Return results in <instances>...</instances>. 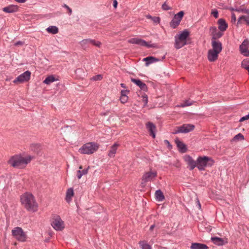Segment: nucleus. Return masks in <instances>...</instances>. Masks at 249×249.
<instances>
[{
    "label": "nucleus",
    "instance_id": "09e8293b",
    "mask_svg": "<svg viewBox=\"0 0 249 249\" xmlns=\"http://www.w3.org/2000/svg\"><path fill=\"white\" fill-rule=\"evenodd\" d=\"M23 43L22 41H18L15 43V46H18V45H23Z\"/></svg>",
    "mask_w": 249,
    "mask_h": 249
},
{
    "label": "nucleus",
    "instance_id": "0eeeda50",
    "mask_svg": "<svg viewBox=\"0 0 249 249\" xmlns=\"http://www.w3.org/2000/svg\"><path fill=\"white\" fill-rule=\"evenodd\" d=\"M195 126L193 124H183L181 126L177 127V129L175 130V131L173 132L174 134L178 133H187L192 131L194 130Z\"/></svg>",
    "mask_w": 249,
    "mask_h": 249
},
{
    "label": "nucleus",
    "instance_id": "f704fd0d",
    "mask_svg": "<svg viewBox=\"0 0 249 249\" xmlns=\"http://www.w3.org/2000/svg\"><path fill=\"white\" fill-rule=\"evenodd\" d=\"M139 245L142 249H152L151 246L144 241H140Z\"/></svg>",
    "mask_w": 249,
    "mask_h": 249
},
{
    "label": "nucleus",
    "instance_id": "cd10ccee",
    "mask_svg": "<svg viewBox=\"0 0 249 249\" xmlns=\"http://www.w3.org/2000/svg\"><path fill=\"white\" fill-rule=\"evenodd\" d=\"M211 240L215 245L217 246H222L227 243V242H224L222 238L217 237H213L211 238Z\"/></svg>",
    "mask_w": 249,
    "mask_h": 249
},
{
    "label": "nucleus",
    "instance_id": "bb28decb",
    "mask_svg": "<svg viewBox=\"0 0 249 249\" xmlns=\"http://www.w3.org/2000/svg\"><path fill=\"white\" fill-rule=\"evenodd\" d=\"M191 249H208V247L204 244L199 243H193L190 247Z\"/></svg>",
    "mask_w": 249,
    "mask_h": 249
},
{
    "label": "nucleus",
    "instance_id": "49530a36",
    "mask_svg": "<svg viewBox=\"0 0 249 249\" xmlns=\"http://www.w3.org/2000/svg\"><path fill=\"white\" fill-rule=\"evenodd\" d=\"M164 142L167 145V147H168V148L169 149H171L172 148V145L170 144V142L168 140H165L164 141Z\"/></svg>",
    "mask_w": 249,
    "mask_h": 249
},
{
    "label": "nucleus",
    "instance_id": "412c9836",
    "mask_svg": "<svg viewBox=\"0 0 249 249\" xmlns=\"http://www.w3.org/2000/svg\"><path fill=\"white\" fill-rule=\"evenodd\" d=\"M131 80L133 83L136 84L138 86H139L141 89L144 91L147 90V87L145 83H143L141 80L131 78Z\"/></svg>",
    "mask_w": 249,
    "mask_h": 249
},
{
    "label": "nucleus",
    "instance_id": "79ce46f5",
    "mask_svg": "<svg viewBox=\"0 0 249 249\" xmlns=\"http://www.w3.org/2000/svg\"><path fill=\"white\" fill-rule=\"evenodd\" d=\"M63 7L66 8L67 10L68 11V14L69 15H71L72 13V10L71 8H70L67 4H64L63 5Z\"/></svg>",
    "mask_w": 249,
    "mask_h": 249
},
{
    "label": "nucleus",
    "instance_id": "9b49d317",
    "mask_svg": "<svg viewBox=\"0 0 249 249\" xmlns=\"http://www.w3.org/2000/svg\"><path fill=\"white\" fill-rule=\"evenodd\" d=\"M183 15L184 12L182 11H181L178 14L175 15L172 20L170 22V26L173 29L176 28L179 24Z\"/></svg>",
    "mask_w": 249,
    "mask_h": 249
},
{
    "label": "nucleus",
    "instance_id": "72a5a7b5",
    "mask_svg": "<svg viewBox=\"0 0 249 249\" xmlns=\"http://www.w3.org/2000/svg\"><path fill=\"white\" fill-rule=\"evenodd\" d=\"M241 66L248 71L249 74V59H246L243 60L241 63Z\"/></svg>",
    "mask_w": 249,
    "mask_h": 249
},
{
    "label": "nucleus",
    "instance_id": "c9c22d12",
    "mask_svg": "<svg viewBox=\"0 0 249 249\" xmlns=\"http://www.w3.org/2000/svg\"><path fill=\"white\" fill-rule=\"evenodd\" d=\"M194 103V102L192 101L186 100L180 105V107H184L187 106H191Z\"/></svg>",
    "mask_w": 249,
    "mask_h": 249
},
{
    "label": "nucleus",
    "instance_id": "864d4df0",
    "mask_svg": "<svg viewBox=\"0 0 249 249\" xmlns=\"http://www.w3.org/2000/svg\"><path fill=\"white\" fill-rule=\"evenodd\" d=\"M146 18H148V19H152V18H153V17L151 16V15H148L146 16Z\"/></svg>",
    "mask_w": 249,
    "mask_h": 249
},
{
    "label": "nucleus",
    "instance_id": "a19ab883",
    "mask_svg": "<svg viewBox=\"0 0 249 249\" xmlns=\"http://www.w3.org/2000/svg\"><path fill=\"white\" fill-rule=\"evenodd\" d=\"M154 23L158 24L160 22V18L158 17H153L151 19Z\"/></svg>",
    "mask_w": 249,
    "mask_h": 249
},
{
    "label": "nucleus",
    "instance_id": "2f4dec72",
    "mask_svg": "<svg viewBox=\"0 0 249 249\" xmlns=\"http://www.w3.org/2000/svg\"><path fill=\"white\" fill-rule=\"evenodd\" d=\"M89 167L88 166L87 168L82 170H78L77 171V177L78 179H80L81 178L82 176L86 175L88 173L89 169Z\"/></svg>",
    "mask_w": 249,
    "mask_h": 249
},
{
    "label": "nucleus",
    "instance_id": "3c124183",
    "mask_svg": "<svg viewBox=\"0 0 249 249\" xmlns=\"http://www.w3.org/2000/svg\"><path fill=\"white\" fill-rule=\"evenodd\" d=\"M143 101L145 102V104L147 103L148 98L146 95L143 96Z\"/></svg>",
    "mask_w": 249,
    "mask_h": 249
},
{
    "label": "nucleus",
    "instance_id": "bf43d9fd",
    "mask_svg": "<svg viewBox=\"0 0 249 249\" xmlns=\"http://www.w3.org/2000/svg\"><path fill=\"white\" fill-rule=\"evenodd\" d=\"M79 168V169H82V166H80Z\"/></svg>",
    "mask_w": 249,
    "mask_h": 249
},
{
    "label": "nucleus",
    "instance_id": "58836bf2",
    "mask_svg": "<svg viewBox=\"0 0 249 249\" xmlns=\"http://www.w3.org/2000/svg\"><path fill=\"white\" fill-rule=\"evenodd\" d=\"M128 97L127 96H124L120 97V100L122 103L124 104L126 103L128 101Z\"/></svg>",
    "mask_w": 249,
    "mask_h": 249
},
{
    "label": "nucleus",
    "instance_id": "aec40b11",
    "mask_svg": "<svg viewBox=\"0 0 249 249\" xmlns=\"http://www.w3.org/2000/svg\"><path fill=\"white\" fill-rule=\"evenodd\" d=\"M146 128L149 131L150 135L154 138L155 137V125L151 122H148L146 124Z\"/></svg>",
    "mask_w": 249,
    "mask_h": 249
},
{
    "label": "nucleus",
    "instance_id": "f8f14e48",
    "mask_svg": "<svg viewBox=\"0 0 249 249\" xmlns=\"http://www.w3.org/2000/svg\"><path fill=\"white\" fill-rule=\"evenodd\" d=\"M31 72L27 71L18 76L13 81L14 83H23L29 81L31 77Z\"/></svg>",
    "mask_w": 249,
    "mask_h": 249
},
{
    "label": "nucleus",
    "instance_id": "f03ea898",
    "mask_svg": "<svg viewBox=\"0 0 249 249\" xmlns=\"http://www.w3.org/2000/svg\"><path fill=\"white\" fill-rule=\"evenodd\" d=\"M31 157H23L20 155H15L11 157L8 162L12 166L17 168H24L30 162Z\"/></svg>",
    "mask_w": 249,
    "mask_h": 249
},
{
    "label": "nucleus",
    "instance_id": "a18cd8bd",
    "mask_svg": "<svg viewBox=\"0 0 249 249\" xmlns=\"http://www.w3.org/2000/svg\"><path fill=\"white\" fill-rule=\"evenodd\" d=\"M236 21V16H235V14L233 13H232L231 14V22L232 23H235Z\"/></svg>",
    "mask_w": 249,
    "mask_h": 249
},
{
    "label": "nucleus",
    "instance_id": "de8ad7c7",
    "mask_svg": "<svg viewBox=\"0 0 249 249\" xmlns=\"http://www.w3.org/2000/svg\"><path fill=\"white\" fill-rule=\"evenodd\" d=\"M249 119V116L247 115L241 118V119H240V122H243V121L248 120Z\"/></svg>",
    "mask_w": 249,
    "mask_h": 249
},
{
    "label": "nucleus",
    "instance_id": "052dcab7",
    "mask_svg": "<svg viewBox=\"0 0 249 249\" xmlns=\"http://www.w3.org/2000/svg\"><path fill=\"white\" fill-rule=\"evenodd\" d=\"M236 11H238V12H239V11H240V10H238V9H236Z\"/></svg>",
    "mask_w": 249,
    "mask_h": 249
},
{
    "label": "nucleus",
    "instance_id": "4be33fe9",
    "mask_svg": "<svg viewBox=\"0 0 249 249\" xmlns=\"http://www.w3.org/2000/svg\"><path fill=\"white\" fill-rule=\"evenodd\" d=\"M218 25V29L221 32L225 31L228 28V24L226 23L225 19L220 18L217 21Z\"/></svg>",
    "mask_w": 249,
    "mask_h": 249
},
{
    "label": "nucleus",
    "instance_id": "9d476101",
    "mask_svg": "<svg viewBox=\"0 0 249 249\" xmlns=\"http://www.w3.org/2000/svg\"><path fill=\"white\" fill-rule=\"evenodd\" d=\"M211 158L208 157H199L197 159V167L199 170H204L205 168L209 165L208 162L210 161Z\"/></svg>",
    "mask_w": 249,
    "mask_h": 249
},
{
    "label": "nucleus",
    "instance_id": "a211bd4d",
    "mask_svg": "<svg viewBox=\"0 0 249 249\" xmlns=\"http://www.w3.org/2000/svg\"><path fill=\"white\" fill-rule=\"evenodd\" d=\"M212 49L211 50L220 53L222 50V43L218 40H212Z\"/></svg>",
    "mask_w": 249,
    "mask_h": 249
},
{
    "label": "nucleus",
    "instance_id": "dca6fc26",
    "mask_svg": "<svg viewBox=\"0 0 249 249\" xmlns=\"http://www.w3.org/2000/svg\"><path fill=\"white\" fill-rule=\"evenodd\" d=\"M184 160L188 164L190 170H192L197 167V161H195L191 156L186 155L184 157Z\"/></svg>",
    "mask_w": 249,
    "mask_h": 249
},
{
    "label": "nucleus",
    "instance_id": "7ed1b4c3",
    "mask_svg": "<svg viewBox=\"0 0 249 249\" xmlns=\"http://www.w3.org/2000/svg\"><path fill=\"white\" fill-rule=\"evenodd\" d=\"M189 33L187 30H184L178 35L175 36V47L179 49L187 44V38Z\"/></svg>",
    "mask_w": 249,
    "mask_h": 249
},
{
    "label": "nucleus",
    "instance_id": "13d9d810",
    "mask_svg": "<svg viewBox=\"0 0 249 249\" xmlns=\"http://www.w3.org/2000/svg\"><path fill=\"white\" fill-rule=\"evenodd\" d=\"M242 11H245V12L248 13L249 12V10H242Z\"/></svg>",
    "mask_w": 249,
    "mask_h": 249
},
{
    "label": "nucleus",
    "instance_id": "4d7b16f0",
    "mask_svg": "<svg viewBox=\"0 0 249 249\" xmlns=\"http://www.w3.org/2000/svg\"><path fill=\"white\" fill-rule=\"evenodd\" d=\"M197 202H198V205L199 206V208H201L200 203V202H199V201L198 200L197 201Z\"/></svg>",
    "mask_w": 249,
    "mask_h": 249
},
{
    "label": "nucleus",
    "instance_id": "f3484780",
    "mask_svg": "<svg viewBox=\"0 0 249 249\" xmlns=\"http://www.w3.org/2000/svg\"><path fill=\"white\" fill-rule=\"evenodd\" d=\"M165 55H164L161 59L156 58L153 56H148L143 59V61L145 62V65L148 66L151 63L161 61L165 59Z\"/></svg>",
    "mask_w": 249,
    "mask_h": 249
},
{
    "label": "nucleus",
    "instance_id": "5701e85b",
    "mask_svg": "<svg viewBox=\"0 0 249 249\" xmlns=\"http://www.w3.org/2000/svg\"><path fill=\"white\" fill-rule=\"evenodd\" d=\"M18 7L17 5H10L8 6L3 8L2 10L3 12L8 13H12L18 11Z\"/></svg>",
    "mask_w": 249,
    "mask_h": 249
},
{
    "label": "nucleus",
    "instance_id": "ea45409f",
    "mask_svg": "<svg viewBox=\"0 0 249 249\" xmlns=\"http://www.w3.org/2000/svg\"><path fill=\"white\" fill-rule=\"evenodd\" d=\"M211 14L215 18H217L218 17V12L217 9H212Z\"/></svg>",
    "mask_w": 249,
    "mask_h": 249
},
{
    "label": "nucleus",
    "instance_id": "b1692460",
    "mask_svg": "<svg viewBox=\"0 0 249 249\" xmlns=\"http://www.w3.org/2000/svg\"><path fill=\"white\" fill-rule=\"evenodd\" d=\"M176 143L178 150L180 153H184L186 152L187 148L186 145L184 143L178 140H176Z\"/></svg>",
    "mask_w": 249,
    "mask_h": 249
},
{
    "label": "nucleus",
    "instance_id": "c85d7f7f",
    "mask_svg": "<svg viewBox=\"0 0 249 249\" xmlns=\"http://www.w3.org/2000/svg\"><path fill=\"white\" fill-rule=\"evenodd\" d=\"M73 195L74 193L72 188H70L67 190L65 198L67 202H70L71 201V198L73 196Z\"/></svg>",
    "mask_w": 249,
    "mask_h": 249
},
{
    "label": "nucleus",
    "instance_id": "1a4fd4ad",
    "mask_svg": "<svg viewBox=\"0 0 249 249\" xmlns=\"http://www.w3.org/2000/svg\"><path fill=\"white\" fill-rule=\"evenodd\" d=\"M128 42L131 44H138L142 46H145L147 48H155L157 47L156 44H149L148 42L145 40L138 38H131L128 40Z\"/></svg>",
    "mask_w": 249,
    "mask_h": 249
},
{
    "label": "nucleus",
    "instance_id": "6e6d98bb",
    "mask_svg": "<svg viewBox=\"0 0 249 249\" xmlns=\"http://www.w3.org/2000/svg\"><path fill=\"white\" fill-rule=\"evenodd\" d=\"M120 85H121V86L122 88H126V86H125V85L124 84V83H121V84H120Z\"/></svg>",
    "mask_w": 249,
    "mask_h": 249
},
{
    "label": "nucleus",
    "instance_id": "7c9ffc66",
    "mask_svg": "<svg viewBox=\"0 0 249 249\" xmlns=\"http://www.w3.org/2000/svg\"><path fill=\"white\" fill-rule=\"evenodd\" d=\"M46 31L52 34H56L58 33V28L55 26H50L46 29Z\"/></svg>",
    "mask_w": 249,
    "mask_h": 249
},
{
    "label": "nucleus",
    "instance_id": "c03bdc74",
    "mask_svg": "<svg viewBox=\"0 0 249 249\" xmlns=\"http://www.w3.org/2000/svg\"><path fill=\"white\" fill-rule=\"evenodd\" d=\"M92 78L94 80H95V81L101 80L103 78V76L101 74H98V75H97L94 76Z\"/></svg>",
    "mask_w": 249,
    "mask_h": 249
},
{
    "label": "nucleus",
    "instance_id": "e433bc0d",
    "mask_svg": "<svg viewBox=\"0 0 249 249\" xmlns=\"http://www.w3.org/2000/svg\"><path fill=\"white\" fill-rule=\"evenodd\" d=\"M233 140L237 141L243 140H244V137L241 133H238L234 137Z\"/></svg>",
    "mask_w": 249,
    "mask_h": 249
},
{
    "label": "nucleus",
    "instance_id": "4c0bfd02",
    "mask_svg": "<svg viewBox=\"0 0 249 249\" xmlns=\"http://www.w3.org/2000/svg\"><path fill=\"white\" fill-rule=\"evenodd\" d=\"M161 8L163 10H171L172 8L170 6H169L166 3V1L161 6Z\"/></svg>",
    "mask_w": 249,
    "mask_h": 249
},
{
    "label": "nucleus",
    "instance_id": "6ab92c4d",
    "mask_svg": "<svg viewBox=\"0 0 249 249\" xmlns=\"http://www.w3.org/2000/svg\"><path fill=\"white\" fill-rule=\"evenodd\" d=\"M219 53L214 52L211 49L208 52V59L210 62H214L217 60Z\"/></svg>",
    "mask_w": 249,
    "mask_h": 249
},
{
    "label": "nucleus",
    "instance_id": "20e7f679",
    "mask_svg": "<svg viewBox=\"0 0 249 249\" xmlns=\"http://www.w3.org/2000/svg\"><path fill=\"white\" fill-rule=\"evenodd\" d=\"M99 145L95 142H88L84 144L79 149V152L83 154H91L96 151Z\"/></svg>",
    "mask_w": 249,
    "mask_h": 249
},
{
    "label": "nucleus",
    "instance_id": "423d86ee",
    "mask_svg": "<svg viewBox=\"0 0 249 249\" xmlns=\"http://www.w3.org/2000/svg\"><path fill=\"white\" fill-rule=\"evenodd\" d=\"M13 236L18 240L21 242L25 241L26 236L22 228L17 227L12 231Z\"/></svg>",
    "mask_w": 249,
    "mask_h": 249
},
{
    "label": "nucleus",
    "instance_id": "4468645a",
    "mask_svg": "<svg viewBox=\"0 0 249 249\" xmlns=\"http://www.w3.org/2000/svg\"><path fill=\"white\" fill-rule=\"evenodd\" d=\"M249 40L248 39H245L240 46V51L242 54L245 56H249Z\"/></svg>",
    "mask_w": 249,
    "mask_h": 249
},
{
    "label": "nucleus",
    "instance_id": "ddd939ff",
    "mask_svg": "<svg viewBox=\"0 0 249 249\" xmlns=\"http://www.w3.org/2000/svg\"><path fill=\"white\" fill-rule=\"evenodd\" d=\"M51 224L52 227L57 231H62L64 228V222L59 216L55 218Z\"/></svg>",
    "mask_w": 249,
    "mask_h": 249
},
{
    "label": "nucleus",
    "instance_id": "c756f323",
    "mask_svg": "<svg viewBox=\"0 0 249 249\" xmlns=\"http://www.w3.org/2000/svg\"><path fill=\"white\" fill-rule=\"evenodd\" d=\"M155 197L156 199L158 201H162L165 198L163 194L160 190H158L156 191Z\"/></svg>",
    "mask_w": 249,
    "mask_h": 249
},
{
    "label": "nucleus",
    "instance_id": "603ef678",
    "mask_svg": "<svg viewBox=\"0 0 249 249\" xmlns=\"http://www.w3.org/2000/svg\"><path fill=\"white\" fill-rule=\"evenodd\" d=\"M14 0L18 3H24L27 1V0Z\"/></svg>",
    "mask_w": 249,
    "mask_h": 249
},
{
    "label": "nucleus",
    "instance_id": "393cba45",
    "mask_svg": "<svg viewBox=\"0 0 249 249\" xmlns=\"http://www.w3.org/2000/svg\"><path fill=\"white\" fill-rule=\"evenodd\" d=\"M119 145V144L115 143L113 145L111 146L110 149L109 150L108 153V157L110 158H113L115 156Z\"/></svg>",
    "mask_w": 249,
    "mask_h": 249
},
{
    "label": "nucleus",
    "instance_id": "a878e982",
    "mask_svg": "<svg viewBox=\"0 0 249 249\" xmlns=\"http://www.w3.org/2000/svg\"><path fill=\"white\" fill-rule=\"evenodd\" d=\"M244 22L249 26V15L241 16L238 19L237 26L243 24Z\"/></svg>",
    "mask_w": 249,
    "mask_h": 249
},
{
    "label": "nucleus",
    "instance_id": "680f3d73",
    "mask_svg": "<svg viewBox=\"0 0 249 249\" xmlns=\"http://www.w3.org/2000/svg\"><path fill=\"white\" fill-rule=\"evenodd\" d=\"M148 43H149V44H150V43H151V41H150V42H148Z\"/></svg>",
    "mask_w": 249,
    "mask_h": 249
},
{
    "label": "nucleus",
    "instance_id": "f257e3e1",
    "mask_svg": "<svg viewBox=\"0 0 249 249\" xmlns=\"http://www.w3.org/2000/svg\"><path fill=\"white\" fill-rule=\"evenodd\" d=\"M22 206L28 212L35 213L37 211L38 205L33 195L26 192L20 196Z\"/></svg>",
    "mask_w": 249,
    "mask_h": 249
},
{
    "label": "nucleus",
    "instance_id": "473e14b6",
    "mask_svg": "<svg viewBox=\"0 0 249 249\" xmlns=\"http://www.w3.org/2000/svg\"><path fill=\"white\" fill-rule=\"evenodd\" d=\"M56 80L54 76L52 75L46 77L44 80L43 83L47 85H49Z\"/></svg>",
    "mask_w": 249,
    "mask_h": 249
},
{
    "label": "nucleus",
    "instance_id": "8fccbe9b",
    "mask_svg": "<svg viewBox=\"0 0 249 249\" xmlns=\"http://www.w3.org/2000/svg\"><path fill=\"white\" fill-rule=\"evenodd\" d=\"M117 1L116 0H113V7L116 8L117 6Z\"/></svg>",
    "mask_w": 249,
    "mask_h": 249
},
{
    "label": "nucleus",
    "instance_id": "39448f33",
    "mask_svg": "<svg viewBox=\"0 0 249 249\" xmlns=\"http://www.w3.org/2000/svg\"><path fill=\"white\" fill-rule=\"evenodd\" d=\"M157 176V172L156 171H149L143 174L142 178L141 184L143 186L149 181H152Z\"/></svg>",
    "mask_w": 249,
    "mask_h": 249
},
{
    "label": "nucleus",
    "instance_id": "5fc2aeb1",
    "mask_svg": "<svg viewBox=\"0 0 249 249\" xmlns=\"http://www.w3.org/2000/svg\"><path fill=\"white\" fill-rule=\"evenodd\" d=\"M155 227V225H152L150 227V230L152 231Z\"/></svg>",
    "mask_w": 249,
    "mask_h": 249
},
{
    "label": "nucleus",
    "instance_id": "37998d69",
    "mask_svg": "<svg viewBox=\"0 0 249 249\" xmlns=\"http://www.w3.org/2000/svg\"><path fill=\"white\" fill-rule=\"evenodd\" d=\"M129 92L128 90H122L121 91V96H127V94Z\"/></svg>",
    "mask_w": 249,
    "mask_h": 249
},
{
    "label": "nucleus",
    "instance_id": "2eb2a0df",
    "mask_svg": "<svg viewBox=\"0 0 249 249\" xmlns=\"http://www.w3.org/2000/svg\"><path fill=\"white\" fill-rule=\"evenodd\" d=\"M210 30L212 36V40H217V39L221 37L223 35L222 32L217 31L215 27H211Z\"/></svg>",
    "mask_w": 249,
    "mask_h": 249
},
{
    "label": "nucleus",
    "instance_id": "6e6552de",
    "mask_svg": "<svg viewBox=\"0 0 249 249\" xmlns=\"http://www.w3.org/2000/svg\"><path fill=\"white\" fill-rule=\"evenodd\" d=\"M79 44L84 50L88 48L89 44H92L98 48H100L102 44L100 41L90 38L83 39L79 42Z\"/></svg>",
    "mask_w": 249,
    "mask_h": 249
}]
</instances>
